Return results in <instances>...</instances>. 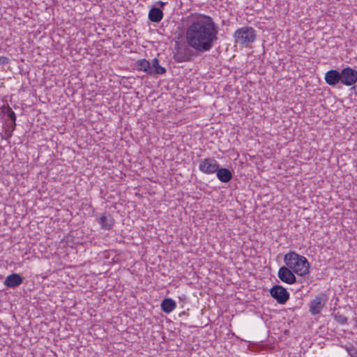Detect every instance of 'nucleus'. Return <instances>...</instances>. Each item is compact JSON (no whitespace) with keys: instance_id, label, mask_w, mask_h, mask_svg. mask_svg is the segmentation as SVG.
<instances>
[{"instance_id":"obj_16","label":"nucleus","mask_w":357,"mask_h":357,"mask_svg":"<svg viewBox=\"0 0 357 357\" xmlns=\"http://www.w3.org/2000/svg\"><path fill=\"white\" fill-rule=\"evenodd\" d=\"M160 306L164 312L170 313L176 308V303L172 298H167L162 301Z\"/></svg>"},{"instance_id":"obj_17","label":"nucleus","mask_w":357,"mask_h":357,"mask_svg":"<svg viewBox=\"0 0 357 357\" xmlns=\"http://www.w3.org/2000/svg\"><path fill=\"white\" fill-rule=\"evenodd\" d=\"M138 70H142L149 75L151 69V63L146 59H141L137 61Z\"/></svg>"},{"instance_id":"obj_8","label":"nucleus","mask_w":357,"mask_h":357,"mask_svg":"<svg viewBox=\"0 0 357 357\" xmlns=\"http://www.w3.org/2000/svg\"><path fill=\"white\" fill-rule=\"evenodd\" d=\"M327 302L326 295L324 293L318 294L310 304V312L312 314L316 315L321 311Z\"/></svg>"},{"instance_id":"obj_6","label":"nucleus","mask_w":357,"mask_h":357,"mask_svg":"<svg viewBox=\"0 0 357 357\" xmlns=\"http://www.w3.org/2000/svg\"><path fill=\"white\" fill-rule=\"evenodd\" d=\"M220 164L214 158H206L199 160V169L205 174L215 173Z\"/></svg>"},{"instance_id":"obj_18","label":"nucleus","mask_w":357,"mask_h":357,"mask_svg":"<svg viewBox=\"0 0 357 357\" xmlns=\"http://www.w3.org/2000/svg\"><path fill=\"white\" fill-rule=\"evenodd\" d=\"M6 112L8 117L12 121V131H14L16 127V115L15 113L13 111L10 107H6Z\"/></svg>"},{"instance_id":"obj_7","label":"nucleus","mask_w":357,"mask_h":357,"mask_svg":"<svg viewBox=\"0 0 357 357\" xmlns=\"http://www.w3.org/2000/svg\"><path fill=\"white\" fill-rule=\"evenodd\" d=\"M271 296L279 303L284 305L289 298V293L281 285L275 284L270 289Z\"/></svg>"},{"instance_id":"obj_1","label":"nucleus","mask_w":357,"mask_h":357,"mask_svg":"<svg viewBox=\"0 0 357 357\" xmlns=\"http://www.w3.org/2000/svg\"><path fill=\"white\" fill-rule=\"evenodd\" d=\"M185 40L197 55L209 52L218 40L219 26L211 16L193 13L187 17Z\"/></svg>"},{"instance_id":"obj_24","label":"nucleus","mask_w":357,"mask_h":357,"mask_svg":"<svg viewBox=\"0 0 357 357\" xmlns=\"http://www.w3.org/2000/svg\"><path fill=\"white\" fill-rule=\"evenodd\" d=\"M156 4L160 6L161 8H163L166 3L162 1H158V2H156Z\"/></svg>"},{"instance_id":"obj_3","label":"nucleus","mask_w":357,"mask_h":357,"mask_svg":"<svg viewBox=\"0 0 357 357\" xmlns=\"http://www.w3.org/2000/svg\"><path fill=\"white\" fill-rule=\"evenodd\" d=\"M234 38L236 43L247 47L255 40V30L251 26L239 28L234 32Z\"/></svg>"},{"instance_id":"obj_5","label":"nucleus","mask_w":357,"mask_h":357,"mask_svg":"<svg viewBox=\"0 0 357 357\" xmlns=\"http://www.w3.org/2000/svg\"><path fill=\"white\" fill-rule=\"evenodd\" d=\"M341 84L347 86L354 85L357 82V70L347 66L340 71Z\"/></svg>"},{"instance_id":"obj_4","label":"nucleus","mask_w":357,"mask_h":357,"mask_svg":"<svg viewBox=\"0 0 357 357\" xmlns=\"http://www.w3.org/2000/svg\"><path fill=\"white\" fill-rule=\"evenodd\" d=\"M194 50L188 43L187 45H178L174 53V59L178 63L189 61L195 56Z\"/></svg>"},{"instance_id":"obj_19","label":"nucleus","mask_w":357,"mask_h":357,"mask_svg":"<svg viewBox=\"0 0 357 357\" xmlns=\"http://www.w3.org/2000/svg\"><path fill=\"white\" fill-rule=\"evenodd\" d=\"M335 321L341 324H345L347 323L348 319L344 314L340 312H337L333 314Z\"/></svg>"},{"instance_id":"obj_13","label":"nucleus","mask_w":357,"mask_h":357,"mask_svg":"<svg viewBox=\"0 0 357 357\" xmlns=\"http://www.w3.org/2000/svg\"><path fill=\"white\" fill-rule=\"evenodd\" d=\"M216 173L217 178L222 183H229L233 176L230 169L225 167H218Z\"/></svg>"},{"instance_id":"obj_10","label":"nucleus","mask_w":357,"mask_h":357,"mask_svg":"<svg viewBox=\"0 0 357 357\" xmlns=\"http://www.w3.org/2000/svg\"><path fill=\"white\" fill-rule=\"evenodd\" d=\"M324 79L326 83L331 86L341 84L340 72L337 70H330L325 73Z\"/></svg>"},{"instance_id":"obj_23","label":"nucleus","mask_w":357,"mask_h":357,"mask_svg":"<svg viewBox=\"0 0 357 357\" xmlns=\"http://www.w3.org/2000/svg\"><path fill=\"white\" fill-rule=\"evenodd\" d=\"M6 107H10L9 105H3L2 107H0V113L3 114H6Z\"/></svg>"},{"instance_id":"obj_9","label":"nucleus","mask_w":357,"mask_h":357,"mask_svg":"<svg viewBox=\"0 0 357 357\" xmlns=\"http://www.w3.org/2000/svg\"><path fill=\"white\" fill-rule=\"evenodd\" d=\"M296 274L293 270L286 265L279 268L278 275L281 281L284 283L292 284L296 282Z\"/></svg>"},{"instance_id":"obj_14","label":"nucleus","mask_w":357,"mask_h":357,"mask_svg":"<svg viewBox=\"0 0 357 357\" xmlns=\"http://www.w3.org/2000/svg\"><path fill=\"white\" fill-rule=\"evenodd\" d=\"M163 17V12L160 8L153 7L149 12V19L152 22H160Z\"/></svg>"},{"instance_id":"obj_21","label":"nucleus","mask_w":357,"mask_h":357,"mask_svg":"<svg viewBox=\"0 0 357 357\" xmlns=\"http://www.w3.org/2000/svg\"><path fill=\"white\" fill-rule=\"evenodd\" d=\"M9 63H10L9 58L4 56H0V66L7 65Z\"/></svg>"},{"instance_id":"obj_11","label":"nucleus","mask_w":357,"mask_h":357,"mask_svg":"<svg viewBox=\"0 0 357 357\" xmlns=\"http://www.w3.org/2000/svg\"><path fill=\"white\" fill-rule=\"evenodd\" d=\"M23 282V278L18 273H12L8 275L3 284L9 288H15Z\"/></svg>"},{"instance_id":"obj_20","label":"nucleus","mask_w":357,"mask_h":357,"mask_svg":"<svg viewBox=\"0 0 357 357\" xmlns=\"http://www.w3.org/2000/svg\"><path fill=\"white\" fill-rule=\"evenodd\" d=\"M344 347L351 357H357V349L353 344H346Z\"/></svg>"},{"instance_id":"obj_22","label":"nucleus","mask_w":357,"mask_h":357,"mask_svg":"<svg viewBox=\"0 0 357 357\" xmlns=\"http://www.w3.org/2000/svg\"><path fill=\"white\" fill-rule=\"evenodd\" d=\"M13 132V131H12V130H10V131L6 130V132H5L6 136L5 137H2V139H6V140H8L12 137V132Z\"/></svg>"},{"instance_id":"obj_2","label":"nucleus","mask_w":357,"mask_h":357,"mask_svg":"<svg viewBox=\"0 0 357 357\" xmlns=\"http://www.w3.org/2000/svg\"><path fill=\"white\" fill-rule=\"evenodd\" d=\"M284 262L287 266L299 276H305L310 273V263L307 258L295 251H289L284 256Z\"/></svg>"},{"instance_id":"obj_12","label":"nucleus","mask_w":357,"mask_h":357,"mask_svg":"<svg viewBox=\"0 0 357 357\" xmlns=\"http://www.w3.org/2000/svg\"><path fill=\"white\" fill-rule=\"evenodd\" d=\"M98 222L100 225L102 229L110 230L114 224V220L109 213H103L99 218Z\"/></svg>"},{"instance_id":"obj_15","label":"nucleus","mask_w":357,"mask_h":357,"mask_svg":"<svg viewBox=\"0 0 357 357\" xmlns=\"http://www.w3.org/2000/svg\"><path fill=\"white\" fill-rule=\"evenodd\" d=\"M166 73V69L160 66L159 60L157 58H154L151 63V69L149 75H163Z\"/></svg>"}]
</instances>
